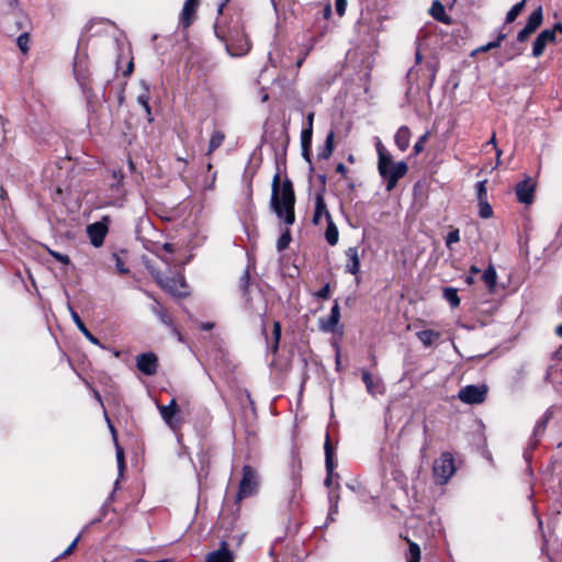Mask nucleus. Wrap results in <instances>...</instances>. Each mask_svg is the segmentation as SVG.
<instances>
[{
    "instance_id": "obj_30",
    "label": "nucleus",
    "mask_w": 562,
    "mask_h": 562,
    "mask_svg": "<svg viewBox=\"0 0 562 562\" xmlns=\"http://www.w3.org/2000/svg\"><path fill=\"white\" fill-rule=\"evenodd\" d=\"M542 8L538 7L536 10L531 12L529 15L526 25L530 27L533 32L541 25L542 23Z\"/></svg>"
},
{
    "instance_id": "obj_43",
    "label": "nucleus",
    "mask_w": 562,
    "mask_h": 562,
    "mask_svg": "<svg viewBox=\"0 0 562 562\" xmlns=\"http://www.w3.org/2000/svg\"><path fill=\"white\" fill-rule=\"evenodd\" d=\"M460 240V233L459 229H452L448 233L446 237V246L448 248L451 247L452 244H456Z\"/></svg>"
},
{
    "instance_id": "obj_17",
    "label": "nucleus",
    "mask_w": 562,
    "mask_h": 562,
    "mask_svg": "<svg viewBox=\"0 0 562 562\" xmlns=\"http://www.w3.org/2000/svg\"><path fill=\"white\" fill-rule=\"evenodd\" d=\"M201 0H186L181 14H180V23L187 29L189 27L195 19L196 9L200 4Z\"/></svg>"
},
{
    "instance_id": "obj_37",
    "label": "nucleus",
    "mask_w": 562,
    "mask_h": 562,
    "mask_svg": "<svg viewBox=\"0 0 562 562\" xmlns=\"http://www.w3.org/2000/svg\"><path fill=\"white\" fill-rule=\"evenodd\" d=\"M198 458H199V461H200V464H201V470L198 473V477L200 479L201 475H202V472H204L205 476L207 475V470H209V467H210V459L207 457V453L204 452V451L200 452L198 454Z\"/></svg>"
},
{
    "instance_id": "obj_41",
    "label": "nucleus",
    "mask_w": 562,
    "mask_h": 562,
    "mask_svg": "<svg viewBox=\"0 0 562 562\" xmlns=\"http://www.w3.org/2000/svg\"><path fill=\"white\" fill-rule=\"evenodd\" d=\"M486 181H479L476 183V198L479 202L487 201Z\"/></svg>"
},
{
    "instance_id": "obj_18",
    "label": "nucleus",
    "mask_w": 562,
    "mask_h": 562,
    "mask_svg": "<svg viewBox=\"0 0 562 562\" xmlns=\"http://www.w3.org/2000/svg\"><path fill=\"white\" fill-rule=\"evenodd\" d=\"M340 319V307L337 302L333 305L326 319H319V328L326 333H334Z\"/></svg>"
},
{
    "instance_id": "obj_38",
    "label": "nucleus",
    "mask_w": 562,
    "mask_h": 562,
    "mask_svg": "<svg viewBox=\"0 0 562 562\" xmlns=\"http://www.w3.org/2000/svg\"><path fill=\"white\" fill-rule=\"evenodd\" d=\"M504 38H505V34L501 33V34H498V36H497V38L495 41L488 42L487 44H485L483 46H480L476 50L485 53V52H487L490 49L499 47L501 43L503 42Z\"/></svg>"
},
{
    "instance_id": "obj_53",
    "label": "nucleus",
    "mask_w": 562,
    "mask_h": 562,
    "mask_svg": "<svg viewBox=\"0 0 562 562\" xmlns=\"http://www.w3.org/2000/svg\"><path fill=\"white\" fill-rule=\"evenodd\" d=\"M248 284H249V272H248V270H246L240 278L239 286L241 288V290L244 292H246V290L248 289Z\"/></svg>"
},
{
    "instance_id": "obj_12",
    "label": "nucleus",
    "mask_w": 562,
    "mask_h": 562,
    "mask_svg": "<svg viewBox=\"0 0 562 562\" xmlns=\"http://www.w3.org/2000/svg\"><path fill=\"white\" fill-rule=\"evenodd\" d=\"M552 417H553L552 408H548L543 413V415L539 418V420L536 423L533 431H532V437L530 439V446L532 448H535L538 445L539 440L544 435L547 426Z\"/></svg>"
},
{
    "instance_id": "obj_2",
    "label": "nucleus",
    "mask_w": 562,
    "mask_h": 562,
    "mask_svg": "<svg viewBox=\"0 0 562 562\" xmlns=\"http://www.w3.org/2000/svg\"><path fill=\"white\" fill-rule=\"evenodd\" d=\"M378 153V171L383 180L386 182V190L392 191L398 180L403 178L407 171L408 166L405 161H392V155L386 150L380 139L376 142Z\"/></svg>"
},
{
    "instance_id": "obj_9",
    "label": "nucleus",
    "mask_w": 562,
    "mask_h": 562,
    "mask_svg": "<svg viewBox=\"0 0 562 562\" xmlns=\"http://www.w3.org/2000/svg\"><path fill=\"white\" fill-rule=\"evenodd\" d=\"M158 411L160 413L164 422L171 428L175 429L179 425V408L176 398H172L168 405H158Z\"/></svg>"
},
{
    "instance_id": "obj_40",
    "label": "nucleus",
    "mask_w": 562,
    "mask_h": 562,
    "mask_svg": "<svg viewBox=\"0 0 562 562\" xmlns=\"http://www.w3.org/2000/svg\"><path fill=\"white\" fill-rule=\"evenodd\" d=\"M479 214L482 218H490L493 215L492 206L490 205L488 201L479 202Z\"/></svg>"
},
{
    "instance_id": "obj_6",
    "label": "nucleus",
    "mask_w": 562,
    "mask_h": 562,
    "mask_svg": "<svg viewBox=\"0 0 562 562\" xmlns=\"http://www.w3.org/2000/svg\"><path fill=\"white\" fill-rule=\"evenodd\" d=\"M487 394L486 385H467L459 391L458 397L465 404H481Z\"/></svg>"
},
{
    "instance_id": "obj_51",
    "label": "nucleus",
    "mask_w": 562,
    "mask_h": 562,
    "mask_svg": "<svg viewBox=\"0 0 562 562\" xmlns=\"http://www.w3.org/2000/svg\"><path fill=\"white\" fill-rule=\"evenodd\" d=\"M114 259H115V267H116V270L122 273V274H125V273H128L130 270L128 268L125 267L123 260L117 256V255H114Z\"/></svg>"
},
{
    "instance_id": "obj_44",
    "label": "nucleus",
    "mask_w": 562,
    "mask_h": 562,
    "mask_svg": "<svg viewBox=\"0 0 562 562\" xmlns=\"http://www.w3.org/2000/svg\"><path fill=\"white\" fill-rule=\"evenodd\" d=\"M429 136V133L426 132L424 135H422L414 145V153L415 155L420 154L424 150V144L427 142Z\"/></svg>"
},
{
    "instance_id": "obj_25",
    "label": "nucleus",
    "mask_w": 562,
    "mask_h": 562,
    "mask_svg": "<svg viewBox=\"0 0 562 562\" xmlns=\"http://www.w3.org/2000/svg\"><path fill=\"white\" fill-rule=\"evenodd\" d=\"M334 138L335 133L330 131L326 136L325 144L318 149L317 157L319 159L326 160L331 156L334 151Z\"/></svg>"
},
{
    "instance_id": "obj_46",
    "label": "nucleus",
    "mask_w": 562,
    "mask_h": 562,
    "mask_svg": "<svg viewBox=\"0 0 562 562\" xmlns=\"http://www.w3.org/2000/svg\"><path fill=\"white\" fill-rule=\"evenodd\" d=\"M79 539H80V536H77L74 539V541L67 547V549L58 555V559H63V558L70 555L72 553V551L75 550V548L77 547Z\"/></svg>"
},
{
    "instance_id": "obj_15",
    "label": "nucleus",
    "mask_w": 562,
    "mask_h": 562,
    "mask_svg": "<svg viewBox=\"0 0 562 562\" xmlns=\"http://www.w3.org/2000/svg\"><path fill=\"white\" fill-rule=\"evenodd\" d=\"M548 43H554V31L546 29L538 34L533 42L532 56L540 57L543 54Z\"/></svg>"
},
{
    "instance_id": "obj_1",
    "label": "nucleus",
    "mask_w": 562,
    "mask_h": 562,
    "mask_svg": "<svg viewBox=\"0 0 562 562\" xmlns=\"http://www.w3.org/2000/svg\"><path fill=\"white\" fill-rule=\"evenodd\" d=\"M280 181V173L277 172L271 184L270 207L279 220L291 226L295 222V194L290 179L282 183Z\"/></svg>"
},
{
    "instance_id": "obj_50",
    "label": "nucleus",
    "mask_w": 562,
    "mask_h": 562,
    "mask_svg": "<svg viewBox=\"0 0 562 562\" xmlns=\"http://www.w3.org/2000/svg\"><path fill=\"white\" fill-rule=\"evenodd\" d=\"M347 0H335V9L339 16H342L346 12Z\"/></svg>"
},
{
    "instance_id": "obj_7",
    "label": "nucleus",
    "mask_w": 562,
    "mask_h": 562,
    "mask_svg": "<svg viewBox=\"0 0 562 562\" xmlns=\"http://www.w3.org/2000/svg\"><path fill=\"white\" fill-rule=\"evenodd\" d=\"M136 367L145 375H154L158 370V357L154 352L140 353L136 357Z\"/></svg>"
},
{
    "instance_id": "obj_27",
    "label": "nucleus",
    "mask_w": 562,
    "mask_h": 562,
    "mask_svg": "<svg viewBox=\"0 0 562 562\" xmlns=\"http://www.w3.org/2000/svg\"><path fill=\"white\" fill-rule=\"evenodd\" d=\"M408 544V550L405 553V560L406 562H420L422 559V550L420 547L409 540L408 538L405 539Z\"/></svg>"
},
{
    "instance_id": "obj_54",
    "label": "nucleus",
    "mask_w": 562,
    "mask_h": 562,
    "mask_svg": "<svg viewBox=\"0 0 562 562\" xmlns=\"http://www.w3.org/2000/svg\"><path fill=\"white\" fill-rule=\"evenodd\" d=\"M115 447H116V459H117L119 467H120V469H123L124 468V451L119 445H115Z\"/></svg>"
},
{
    "instance_id": "obj_16",
    "label": "nucleus",
    "mask_w": 562,
    "mask_h": 562,
    "mask_svg": "<svg viewBox=\"0 0 562 562\" xmlns=\"http://www.w3.org/2000/svg\"><path fill=\"white\" fill-rule=\"evenodd\" d=\"M229 543L226 540H222L220 544V549L213 552H210L206 555L205 562H234V555L232 551L228 549Z\"/></svg>"
},
{
    "instance_id": "obj_64",
    "label": "nucleus",
    "mask_w": 562,
    "mask_h": 562,
    "mask_svg": "<svg viewBox=\"0 0 562 562\" xmlns=\"http://www.w3.org/2000/svg\"><path fill=\"white\" fill-rule=\"evenodd\" d=\"M551 31H554V34H555L557 32H559V33H561V34H562V23H560V22H559V23H555V24H554V26H553V29H552Z\"/></svg>"
},
{
    "instance_id": "obj_58",
    "label": "nucleus",
    "mask_w": 562,
    "mask_h": 562,
    "mask_svg": "<svg viewBox=\"0 0 562 562\" xmlns=\"http://www.w3.org/2000/svg\"><path fill=\"white\" fill-rule=\"evenodd\" d=\"M314 45H315V40L310 38L307 44L305 45V50H304L305 56H307L310 54V52L314 48Z\"/></svg>"
},
{
    "instance_id": "obj_11",
    "label": "nucleus",
    "mask_w": 562,
    "mask_h": 562,
    "mask_svg": "<svg viewBox=\"0 0 562 562\" xmlns=\"http://www.w3.org/2000/svg\"><path fill=\"white\" fill-rule=\"evenodd\" d=\"M156 281L172 295L183 296L187 294L184 291L180 290V288H184L186 285L183 278H162L157 276Z\"/></svg>"
},
{
    "instance_id": "obj_13",
    "label": "nucleus",
    "mask_w": 562,
    "mask_h": 562,
    "mask_svg": "<svg viewBox=\"0 0 562 562\" xmlns=\"http://www.w3.org/2000/svg\"><path fill=\"white\" fill-rule=\"evenodd\" d=\"M535 183L531 178H526L516 186V195L520 203L530 204L533 201Z\"/></svg>"
},
{
    "instance_id": "obj_33",
    "label": "nucleus",
    "mask_w": 562,
    "mask_h": 562,
    "mask_svg": "<svg viewBox=\"0 0 562 562\" xmlns=\"http://www.w3.org/2000/svg\"><path fill=\"white\" fill-rule=\"evenodd\" d=\"M443 297L450 304L452 308H456L460 305V297L458 295V290L454 288H445L443 289Z\"/></svg>"
},
{
    "instance_id": "obj_56",
    "label": "nucleus",
    "mask_w": 562,
    "mask_h": 562,
    "mask_svg": "<svg viewBox=\"0 0 562 562\" xmlns=\"http://www.w3.org/2000/svg\"><path fill=\"white\" fill-rule=\"evenodd\" d=\"M105 419H106V423H108V426H109V429L111 431V435H112V438H113V441L115 445H119L117 442V432H116V429L115 427L112 425L110 418L108 417V415L105 414Z\"/></svg>"
},
{
    "instance_id": "obj_31",
    "label": "nucleus",
    "mask_w": 562,
    "mask_h": 562,
    "mask_svg": "<svg viewBox=\"0 0 562 562\" xmlns=\"http://www.w3.org/2000/svg\"><path fill=\"white\" fill-rule=\"evenodd\" d=\"M291 493L292 495L289 501V506L291 509H294L299 506L300 501L302 498V495L300 493V481L297 479L292 480Z\"/></svg>"
},
{
    "instance_id": "obj_39",
    "label": "nucleus",
    "mask_w": 562,
    "mask_h": 562,
    "mask_svg": "<svg viewBox=\"0 0 562 562\" xmlns=\"http://www.w3.org/2000/svg\"><path fill=\"white\" fill-rule=\"evenodd\" d=\"M137 102L144 108V110L146 111L147 115H148V121H153V119L150 117V105H149V95L147 92L145 93H142L137 97Z\"/></svg>"
},
{
    "instance_id": "obj_8",
    "label": "nucleus",
    "mask_w": 562,
    "mask_h": 562,
    "mask_svg": "<svg viewBox=\"0 0 562 562\" xmlns=\"http://www.w3.org/2000/svg\"><path fill=\"white\" fill-rule=\"evenodd\" d=\"M146 295L150 299L154 300V303L150 307L151 312L158 317V319L164 324L166 325L167 327H169L172 331V334L175 336L178 337L179 340H181V334L180 331L177 329V327L175 326L173 322H172V318L170 317V315L167 313V311L162 307V305L156 300L154 299V296L145 291Z\"/></svg>"
},
{
    "instance_id": "obj_36",
    "label": "nucleus",
    "mask_w": 562,
    "mask_h": 562,
    "mask_svg": "<svg viewBox=\"0 0 562 562\" xmlns=\"http://www.w3.org/2000/svg\"><path fill=\"white\" fill-rule=\"evenodd\" d=\"M29 42H30L29 32H23L16 38V45L23 54H26L29 52Z\"/></svg>"
},
{
    "instance_id": "obj_34",
    "label": "nucleus",
    "mask_w": 562,
    "mask_h": 562,
    "mask_svg": "<svg viewBox=\"0 0 562 562\" xmlns=\"http://www.w3.org/2000/svg\"><path fill=\"white\" fill-rule=\"evenodd\" d=\"M526 4V0H521L520 2L513 5V8L507 12L505 22L506 23H513L517 16L522 11L524 7Z\"/></svg>"
},
{
    "instance_id": "obj_14",
    "label": "nucleus",
    "mask_w": 562,
    "mask_h": 562,
    "mask_svg": "<svg viewBox=\"0 0 562 562\" xmlns=\"http://www.w3.org/2000/svg\"><path fill=\"white\" fill-rule=\"evenodd\" d=\"M362 381L369 394L376 396L385 392V386L381 378L373 376L369 371L362 370Z\"/></svg>"
},
{
    "instance_id": "obj_10",
    "label": "nucleus",
    "mask_w": 562,
    "mask_h": 562,
    "mask_svg": "<svg viewBox=\"0 0 562 562\" xmlns=\"http://www.w3.org/2000/svg\"><path fill=\"white\" fill-rule=\"evenodd\" d=\"M87 234L90 238L91 244L94 247H100L102 246L104 238L108 234V225L103 221L90 224L87 227Z\"/></svg>"
},
{
    "instance_id": "obj_26",
    "label": "nucleus",
    "mask_w": 562,
    "mask_h": 562,
    "mask_svg": "<svg viewBox=\"0 0 562 562\" xmlns=\"http://www.w3.org/2000/svg\"><path fill=\"white\" fill-rule=\"evenodd\" d=\"M425 347H431L440 338V333L432 329H424L416 334Z\"/></svg>"
},
{
    "instance_id": "obj_63",
    "label": "nucleus",
    "mask_w": 562,
    "mask_h": 562,
    "mask_svg": "<svg viewBox=\"0 0 562 562\" xmlns=\"http://www.w3.org/2000/svg\"><path fill=\"white\" fill-rule=\"evenodd\" d=\"M162 248H164L166 251H168V252H172V251H173V245H172V244H170V243H165V244L162 245Z\"/></svg>"
},
{
    "instance_id": "obj_22",
    "label": "nucleus",
    "mask_w": 562,
    "mask_h": 562,
    "mask_svg": "<svg viewBox=\"0 0 562 562\" xmlns=\"http://www.w3.org/2000/svg\"><path fill=\"white\" fill-rule=\"evenodd\" d=\"M69 311L71 313L72 321L77 325L78 329L83 334V336L93 345L104 348L100 340L87 328L78 313L74 311V308L69 305Z\"/></svg>"
},
{
    "instance_id": "obj_57",
    "label": "nucleus",
    "mask_w": 562,
    "mask_h": 562,
    "mask_svg": "<svg viewBox=\"0 0 562 562\" xmlns=\"http://www.w3.org/2000/svg\"><path fill=\"white\" fill-rule=\"evenodd\" d=\"M105 419H106V423H108V426H109V429L111 431V435H112V438H113V441L115 445H119L117 442V432H116V429L115 427L112 425L110 418L108 417V415L105 414Z\"/></svg>"
},
{
    "instance_id": "obj_42",
    "label": "nucleus",
    "mask_w": 562,
    "mask_h": 562,
    "mask_svg": "<svg viewBox=\"0 0 562 562\" xmlns=\"http://www.w3.org/2000/svg\"><path fill=\"white\" fill-rule=\"evenodd\" d=\"M312 130L304 128L301 133V143H302V149L306 151V147H311L312 144Z\"/></svg>"
},
{
    "instance_id": "obj_29",
    "label": "nucleus",
    "mask_w": 562,
    "mask_h": 562,
    "mask_svg": "<svg viewBox=\"0 0 562 562\" xmlns=\"http://www.w3.org/2000/svg\"><path fill=\"white\" fill-rule=\"evenodd\" d=\"M338 237H339L338 228L331 218V220L327 221V228L325 231L326 241L330 246H335L338 243Z\"/></svg>"
},
{
    "instance_id": "obj_4",
    "label": "nucleus",
    "mask_w": 562,
    "mask_h": 562,
    "mask_svg": "<svg viewBox=\"0 0 562 562\" xmlns=\"http://www.w3.org/2000/svg\"><path fill=\"white\" fill-rule=\"evenodd\" d=\"M226 41V49L232 56H243L250 49L248 38L240 32L239 26L228 30L227 36L223 35Z\"/></svg>"
},
{
    "instance_id": "obj_48",
    "label": "nucleus",
    "mask_w": 562,
    "mask_h": 562,
    "mask_svg": "<svg viewBox=\"0 0 562 562\" xmlns=\"http://www.w3.org/2000/svg\"><path fill=\"white\" fill-rule=\"evenodd\" d=\"M280 336H281V326H280L279 322H276L273 324V337H274L273 351H277V349H278Z\"/></svg>"
},
{
    "instance_id": "obj_19",
    "label": "nucleus",
    "mask_w": 562,
    "mask_h": 562,
    "mask_svg": "<svg viewBox=\"0 0 562 562\" xmlns=\"http://www.w3.org/2000/svg\"><path fill=\"white\" fill-rule=\"evenodd\" d=\"M347 263L345 266L346 272L357 276L360 272V256L358 247H349L346 250Z\"/></svg>"
},
{
    "instance_id": "obj_28",
    "label": "nucleus",
    "mask_w": 562,
    "mask_h": 562,
    "mask_svg": "<svg viewBox=\"0 0 562 562\" xmlns=\"http://www.w3.org/2000/svg\"><path fill=\"white\" fill-rule=\"evenodd\" d=\"M482 280L488 288V291L491 293L494 292L497 281V274L493 266H490L487 269L484 270V272L482 273Z\"/></svg>"
},
{
    "instance_id": "obj_45",
    "label": "nucleus",
    "mask_w": 562,
    "mask_h": 562,
    "mask_svg": "<svg viewBox=\"0 0 562 562\" xmlns=\"http://www.w3.org/2000/svg\"><path fill=\"white\" fill-rule=\"evenodd\" d=\"M49 255L55 258L57 261L64 263V265H69L70 263V259L67 255H64V254H60L58 251H55V250H48Z\"/></svg>"
},
{
    "instance_id": "obj_55",
    "label": "nucleus",
    "mask_w": 562,
    "mask_h": 562,
    "mask_svg": "<svg viewBox=\"0 0 562 562\" xmlns=\"http://www.w3.org/2000/svg\"><path fill=\"white\" fill-rule=\"evenodd\" d=\"M244 533H235L229 537V541L234 543L236 547H239L244 541Z\"/></svg>"
},
{
    "instance_id": "obj_3",
    "label": "nucleus",
    "mask_w": 562,
    "mask_h": 562,
    "mask_svg": "<svg viewBox=\"0 0 562 562\" xmlns=\"http://www.w3.org/2000/svg\"><path fill=\"white\" fill-rule=\"evenodd\" d=\"M432 472L438 484H446L456 473L453 456L450 452H442L440 457L435 460Z\"/></svg>"
},
{
    "instance_id": "obj_32",
    "label": "nucleus",
    "mask_w": 562,
    "mask_h": 562,
    "mask_svg": "<svg viewBox=\"0 0 562 562\" xmlns=\"http://www.w3.org/2000/svg\"><path fill=\"white\" fill-rule=\"evenodd\" d=\"M225 139V134L222 131H214L211 135L207 155H211L215 149L222 146Z\"/></svg>"
},
{
    "instance_id": "obj_60",
    "label": "nucleus",
    "mask_w": 562,
    "mask_h": 562,
    "mask_svg": "<svg viewBox=\"0 0 562 562\" xmlns=\"http://www.w3.org/2000/svg\"><path fill=\"white\" fill-rule=\"evenodd\" d=\"M336 171L338 173H340V175H346L347 173V168H346V166L342 162H340V164L337 165Z\"/></svg>"
},
{
    "instance_id": "obj_47",
    "label": "nucleus",
    "mask_w": 562,
    "mask_h": 562,
    "mask_svg": "<svg viewBox=\"0 0 562 562\" xmlns=\"http://www.w3.org/2000/svg\"><path fill=\"white\" fill-rule=\"evenodd\" d=\"M316 297L317 299H321V300H327L329 299L330 296V288H329V283H326L323 288H321L317 292H316Z\"/></svg>"
},
{
    "instance_id": "obj_21",
    "label": "nucleus",
    "mask_w": 562,
    "mask_h": 562,
    "mask_svg": "<svg viewBox=\"0 0 562 562\" xmlns=\"http://www.w3.org/2000/svg\"><path fill=\"white\" fill-rule=\"evenodd\" d=\"M325 216L326 221L331 220V215L327 210V205L323 194L318 193L315 196V210L313 215V223L318 225L322 217Z\"/></svg>"
},
{
    "instance_id": "obj_49",
    "label": "nucleus",
    "mask_w": 562,
    "mask_h": 562,
    "mask_svg": "<svg viewBox=\"0 0 562 562\" xmlns=\"http://www.w3.org/2000/svg\"><path fill=\"white\" fill-rule=\"evenodd\" d=\"M533 31L528 27L527 25H525V27L522 30L519 31L518 35H517V41L522 43L525 42L529 36L530 34H532Z\"/></svg>"
},
{
    "instance_id": "obj_24",
    "label": "nucleus",
    "mask_w": 562,
    "mask_h": 562,
    "mask_svg": "<svg viewBox=\"0 0 562 562\" xmlns=\"http://www.w3.org/2000/svg\"><path fill=\"white\" fill-rule=\"evenodd\" d=\"M431 16L442 23L449 24L450 18L446 14L445 7L439 0H435L429 10Z\"/></svg>"
},
{
    "instance_id": "obj_61",
    "label": "nucleus",
    "mask_w": 562,
    "mask_h": 562,
    "mask_svg": "<svg viewBox=\"0 0 562 562\" xmlns=\"http://www.w3.org/2000/svg\"><path fill=\"white\" fill-rule=\"evenodd\" d=\"M113 178L117 179V183H116V186H119V184H120V181L123 179V173H122V171H121V170H119V171L114 170V171H113Z\"/></svg>"
},
{
    "instance_id": "obj_20",
    "label": "nucleus",
    "mask_w": 562,
    "mask_h": 562,
    "mask_svg": "<svg viewBox=\"0 0 562 562\" xmlns=\"http://www.w3.org/2000/svg\"><path fill=\"white\" fill-rule=\"evenodd\" d=\"M324 449H325V467H326V471H327V476H326L324 483L326 486H330L331 480H333V474H334V469H335V463H334V452H333V448L330 446L328 435L326 436Z\"/></svg>"
},
{
    "instance_id": "obj_5",
    "label": "nucleus",
    "mask_w": 562,
    "mask_h": 562,
    "mask_svg": "<svg viewBox=\"0 0 562 562\" xmlns=\"http://www.w3.org/2000/svg\"><path fill=\"white\" fill-rule=\"evenodd\" d=\"M258 485L259 479L256 470L248 464L244 465L243 476L236 495L237 502L254 495L257 492Z\"/></svg>"
},
{
    "instance_id": "obj_35",
    "label": "nucleus",
    "mask_w": 562,
    "mask_h": 562,
    "mask_svg": "<svg viewBox=\"0 0 562 562\" xmlns=\"http://www.w3.org/2000/svg\"><path fill=\"white\" fill-rule=\"evenodd\" d=\"M291 233L289 228H285L284 232L281 233L280 237L277 240V249L279 251L284 250L289 247L291 243Z\"/></svg>"
},
{
    "instance_id": "obj_62",
    "label": "nucleus",
    "mask_w": 562,
    "mask_h": 562,
    "mask_svg": "<svg viewBox=\"0 0 562 562\" xmlns=\"http://www.w3.org/2000/svg\"><path fill=\"white\" fill-rule=\"evenodd\" d=\"M331 14V7L330 4H327L325 8H324V18L325 19H328Z\"/></svg>"
},
{
    "instance_id": "obj_23",
    "label": "nucleus",
    "mask_w": 562,
    "mask_h": 562,
    "mask_svg": "<svg viewBox=\"0 0 562 562\" xmlns=\"http://www.w3.org/2000/svg\"><path fill=\"white\" fill-rule=\"evenodd\" d=\"M411 136V130L406 125L400 126L396 131L394 142L401 151H405L409 147Z\"/></svg>"
},
{
    "instance_id": "obj_59",
    "label": "nucleus",
    "mask_w": 562,
    "mask_h": 562,
    "mask_svg": "<svg viewBox=\"0 0 562 562\" xmlns=\"http://www.w3.org/2000/svg\"><path fill=\"white\" fill-rule=\"evenodd\" d=\"M313 120H314V113L311 112V113L307 114V117H306V121H307L306 130H312L313 131Z\"/></svg>"
},
{
    "instance_id": "obj_52",
    "label": "nucleus",
    "mask_w": 562,
    "mask_h": 562,
    "mask_svg": "<svg viewBox=\"0 0 562 562\" xmlns=\"http://www.w3.org/2000/svg\"><path fill=\"white\" fill-rule=\"evenodd\" d=\"M481 270L476 268L475 266H472L469 271V276L465 278V282L471 285L474 283V278L476 274H479Z\"/></svg>"
}]
</instances>
